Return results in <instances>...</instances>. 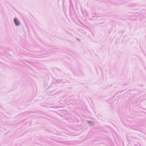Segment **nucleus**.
<instances>
[{
	"label": "nucleus",
	"instance_id": "1",
	"mask_svg": "<svg viewBox=\"0 0 146 146\" xmlns=\"http://www.w3.org/2000/svg\"><path fill=\"white\" fill-rule=\"evenodd\" d=\"M14 22L15 25L17 26H19L20 25V23L19 21L17 19H14Z\"/></svg>",
	"mask_w": 146,
	"mask_h": 146
}]
</instances>
